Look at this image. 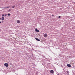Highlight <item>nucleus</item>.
Segmentation results:
<instances>
[{"instance_id": "obj_1", "label": "nucleus", "mask_w": 75, "mask_h": 75, "mask_svg": "<svg viewBox=\"0 0 75 75\" xmlns=\"http://www.w3.org/2000/svg\"><path fill=\"white\" fill-rule=\"evenodd\" d=\"M8 63H5L4 64V66H5L6 67H8Z\"/></svg>"}, {"instance_id": "obj_2", "label": "nucleus", "mask_w": 75, "mask_h": 75, "mask_svg": "<svg viewBox=\"0 0 75 75\" xmlns=\"http://www.w3.org/2000/svg\"><path fill=\"white\" fill-rule=\"evenodd\" d=\"M67 67H71V65L70 64H67Z\"/></svg>"}, {"instance_id": "obj_3", "label": "nucleus", "mask_w": 75, "mask_h": 75, "mask_svg": "<svg viewBox=\"0 0 75 75\" xmlns=\"http://www.w3.org/2000/svg\"><path fill=\"white\" fill-rule=\"evenodd\" d=\"M35 31H36V32H37L38 33L40 32V31L38 30V29H37V28L35 29Z\"/></svg>"}, {"instance_id": "obj_4", "label": "nucleus", "mask_w": 75, "mask_h": 75, "mask_svg": "<svg viewBox=\"0 0 75 75\" xmlns=\"http://www.w3.org/2000/svg\"><path fill=\"white\" fill-rule=\"evenodd\" d=\"M44 37H47V34L46 33L44 35Z\"/></svg>"}, {"instance_id": "obj_5", "label": "nucleus", "mask_w": 75, "mask_h": 75, "mask_svg": "<svg viewBox=\"0 0 75 75\" xmlns=\"http://www.w3.org/2000/svg\"><path fill=\"white\" fill-rule=\"evenodd\" d=\"M50 73L51 74H53L54 73V71L52 70L50 71Z\"/></svg>"}, {"instance_id": "obj_6", "label": "nucleus", "mask_w": 75, "mask_h": 75, "mask_svg": "<svg viewBox=\"0 0 75 75\" xmlns=\"http://www.w3.org/2000/svg\"><path fill=\"white\" fill-rule=\"evenodd\" d=\"M35 39L38 41H40V40L38 39L37 38H35Z\"/></svg>"}, {"instance_id": "obj_7", "label": "nucleus", "mask_w": 75, "mask_h": 75, "mask_svg": "<svg viewBox=\"0 0 75 75\" xmlns=\"http://www.w3.org/2000/svg\"><path fill=\"white\" fill-rule=\"evenodd\" d=\"M17 23H20V21H19V20H18L17 21Z\"/></svg>"}, {"instance_id": "obj_8", "label": "nucleus", "mask_w": 75, "mask_h": 75, "mask_svg": "<svg viewBox=\"0 0 75 75\" xmlns=\"http://www.w3.org/2000/svg\"><path fill=\"white\" fill-rule=\"evenodd\" d=\"M9 7H10V6H8V7H5L4 8L5 9H6V8H9Z\"/></svg>"}, {"instance_id": "obj_9", "label": "nucleus", "mask_w": 75, "mask_h": 75, "mask_svg": "<svg viewBox=\"0 0 75 75\" xmlns=\"http://www.w3.org/2000/svg\"><path fill=\"white\" fill-rule=\"evenodd\" d=\"M4 20V17H2L1 18V20L2 21H3V20Z\"/></svg>"}, {"instance_id": "obj_10", "label": "nucleus", "mask_w": 75, "mask_h": 75, "mask_svg": "<svg viewBox=\"0 0 75 75\" xmlns=\"http://www.w3.org/2000/svg\"><path fill=\"white\" fill-rule=\"evenodd\" d=\"M16 6H13L11 8H14Z\"/></svg>"}, {"instance_id": "obj_11", "label": "nucleus", "mask_w": 75, "mask_h": 75, "mask_svg": "<svg viewBox=\"0 0 75 75\" xmlns=\"http://www.w3.org/2000/svg\"><path fill=\"white\" fill-rule=\"evenodd\" d=\"M2 17H4V14H3L2 15Z\"/></svg>"}, {"instance_id": "obj_12", "label": "nucleus", "mask_w": 75, "mask_h": 75, "mask_svg": "<svg viewBox=\"0 0 75 75\" xmlns=\"http://www.w3.org/2000/svg\"><path fill=\"white\" fill-rule=\"evenodd\" d=\"M61 18V16H59V18Z\"/></svg>"}, {"instance_id": "obj_13", "label": "nucleus", "mask_w": 75, "mask_h": 75, "mask_svg": "<svg viewBox=\"0 0 75 75\" xmlns=\"http://www.w3.org/2000/svg\"><path fill=\"white\" fill-rule=\"evenodd\" d=\"M10 14L9 13H8V16H10Z\"/></svg>"}, {"instance_id": "obj_14", "label": "nucleus", "mask_w": 75, "mask_h": 75, "mask_svg": "<svg viewBox=\"0 0 75 75\" xmlns=\"http://www.w3.org/2000/svg\"><path fill=\"white\" fill-rule=\"evenodd\" d=\"M67 73H69V71H67Z\"/></svg>"}, {"instance_id": "obj_15", "label": "nucleus", "mask_w": 75, "mask_h": 75, "mask_svg": "<svg viewBox=\"0 0 75 75\" xmlns=\"http://www.w3.org/2000/svg\"><path fill=\"white\" fill-rule=\"evenodd\" d=\"M6 15H4V16H6Z\"/></svg>"}, {"instance_id": "obj_16", "label": "nucleus", "mask_w": 75, "mask_h": 75, "mask_svg": "<svg viewBox=\"0 0 75 75\" xmlns=\"http://www.w3.org/2000/svg\"><path fill=\"white\" fill-rule=\"evenodd\" d=\"M1 23V22L0 21V24Z\"/></svg>"}, {"instance_id": "obj_17", "label": "nucleus", "mask_w": 75, "mask_h": 75, "mask_svg": "<svg viewBox=\"0 0 75 75\" xmlns=\"http://www.w3.org/2000/svg\"><path fill=\"white\" fill-rule=\"evenodd\" d=\"M52 16H54V15H52Z\"/></svg>"}, {"instance_id": "obj_18", "label": "nucleus", "mask_w": 75, "mask_h": 75, "mask_svg": "<svg viewBox=\"0 0 75 75\" xmlns=\"http://www.w3.org/2000/svg\"><path fill=\"white\" fill-rule=\"evenodd\" d=\"M57 75H59V74H57Z\"/></svg>"}, {"instance_id": "obj_19", "label": "nucleus", "mask_w": 75, "mask_h": 75, "mask_svg": "<svg viewBox=\"0 0 75 75\" xmlns=\"http://www.w3.org/2000/svg\"><path fill=\"white\" fill-rule=\"evenodd\" d=\"M1 20V18H0V20Z\"/></svg>"}, {"instance_id": "obj_20", "label": "nucleus", "mask_w": 75, "mask_h": 75, "mask_svg": "<svg viewBox=\"0 0 75 75\" xmlns=\"http://www.w3.org/2000/svg\"><path fill=\"white\" fill-rule=\"evenodd\" d=\"M57 17H58V16H57Z\"/></svg>"}]
</instances>
